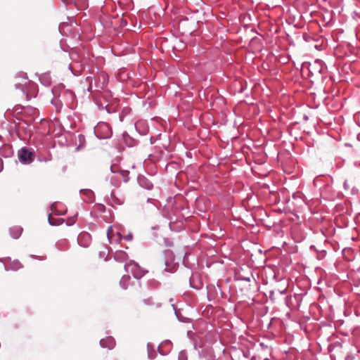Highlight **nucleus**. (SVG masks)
Wrapping results in <instances>:
<instances>
[{
	"instance_id": "obj_12",
	"label": "nucleus",
	"mask_w": 360,
	"mask_h": 360,
	"mask_svg": "<svg viewBox=\"0 0 360 360\" xmlns=\"http://www.w3.org/2000/svg\"><path fill=\"white\" fill-rule=\"evenodd\" d=\"M49 223L51 224V225H56V224L53 222L51 220V218L49 217Z\"/></svg>"
},
{
	"instance_id": "obj_4",
	"label": "nucleus",
	"mask_w": 360,
	"mask_h": 360,
	"mask_svg": "<svg viewBox=\"0 0 360 360\" xmlns=\"http://www.w3.org/2000/svg\"><path fill=\"white\" fill-rule=\"evenodd\" d=\"M129 279H130V276L128 275L122 276L120 283L122 285L123 288H124V289L127 288V285H125V283L127 282Z\"/></svg>"
},
{
	"instance_id": "obj_9",
	"label": "nucleus",
	"mask_w": 360,
	"mask_h": 360,
	"mask_svg": "<svg viewBox=\"0 0 360 360\" xmlns=\"http://www.w3.org/2000/svg\"><path fill=\"white\" fill-rule=\"evenodd\" d=\"M20 76L21 77H22L23 79H25V80H27V73H25V72H20Z\"/></svg>"
},
{
	"instance_id": "obj_10",
	"label": "nucleus",
	"mask_w": 360,
	"mask_h": 360,
	"mask_svg": "<svg viewBox=\"0 0 360 360\" xmlns=\"http://www.w3.org/2000/svg\"><path fill=\"white\" fill-rule=\"evenodd\" d=\"M27 82H25V84H21V83H17L16 85L18 86V88H22L23 89V86L26 84Z\"/></svg>"
},
{
	"instance_id": "obj_14",
	"label": "nucleus",
	"mask_w": 360,
	"mask_h": 360,
	"mask_svg": "<svg viewBox=\"0 0 360 360\" xmlns=\"http://www.w3.org/2000/svg\"><path fill=\"white\" fill-rule=\"evenodd\" d=\"M28 84H30V85H34V83L33 82H31L30 81L27 82Z\"/></svg>"
},
{
	"instance_id": "obj_5",
	"label": "nucleus",
	"mask_w": 360,
	"mask_h": 360,
	"mask_svg": "<svg viewBox=\"0 0 360 360\" xmlns=\"http://www.w3.org/2000/svg\"><path fill=\"white\" fill-rule=\"evenodd\" d=\"M120 175L122 177V179L124 182H127L129 179V172L128 171H121Z\"/></svg>"
},
{
	"instance_id": "obj_1",
	"label": "nucleus",
	"mask_w": 360,
	"mask_h": 360,
	"mask_svg": "<svg viewBox=\"0 0 360 360\" xmlns=\"http://www.w3.org/2000/svg\"><path fill=\"white\" fill-rule=\"evenodd\" d=\"M18 157L22 162L27 164L33 160L34 154L26 148H22L18 152Z\"/></svg>"
},
{
	"instance_id": "obj_2",
	"label": "nucleus",
	"mask_w": 360,
	"mask_h": 360,
	"mask_svg": "<svg viewBox=\"0 0 360 360\" xmlns=\"http://www.w3.org/2000/svg\"><path fill=\"white\" fill-rule=\"evenodd\" d=\"M108 238L110 243H118L122 239V236L119 232H114L112 226H110L107 232Z\"/></svg>"
},
{
	"instance_id": "obj_15",
	"label": "nucleus",
	"mask_w": 360,
	"mask_h": 360,
	"mask_svg": "<svg viewBox=\"0 0 360 360\" xmlns=\"http://www.w3.org/2000/svg\"><path fill=\"white\" fill-rule=\"evenodd\" d=\"M111 170L115 172V171L113 170V167H111Z\"/></svg>"
},
{
	"instance_id": "obj_7",
	"label": "nucleus",
	"mask_w": 360,
	"mask_h": 360,
	"mask_svg": "<svg viewBox=\"0 0 360 360\" xmlns=\"http://www.w3.org/2000/svg\"><path fill=\"white\" fill-rule=\"evenodd\" d=\"M13 264L15 265V267H12L11 269L17 270L18 268H20V264L18 262H14Z\"/></svg>"
},
{
	"instance_id": "obj_13",
	"label": "nucleus",
	"mask_w": 360,
	"mask_h": 360,
	"mask_svg": "<svg viewBox=\"0 0 360 360\" xmlns=\"http://www.w3.org/2000/svg\"><path fill=\"white\" fill-rule=\"evenodd\" d=\"M39 259H41V260H44V259H46V257H43V256H40V257H39Z\"/></svg>"
},
{
	"instance_id": "obj_3",
	"label": "nucleus",
	"mask_w": 360,
	"mask_h": 360,
	"mask_svg": "<svg viewBox=\"0 0 360 360\" xmlns=\"http://www.w3.org/2000/svg\"><path fill=\"white\" fill-rule=\"evenodd\" d=\"M100 345L101 347L108 348L109 349H112L115 345V340L112 337H106L105 338H103L100 341Z\"/></svg>"
},
{
	"instance_id": "obj_8",
	"label": "nucleus",
	"mask_w": 360,
	"mask_h": 360,
	"mask_svg": "<svg viewBox=\"0 0 360 360\" xmlns=\"http://www.w3.org/2000/svg\"><path fill=\"white\" fill-rule=\"evenodd\" d=\"M124 238L127 240H131L133 238V236L131 233H129V234L126 235Z\"/></svg>"
},
{
	"instance_id": "obj_6",
	"label": "nucleus",
	"mask_w": 360,
	"mask_h": 360,
	"mask_svg": "<svg viewBox=\"0 0 360 360\" xmlns=\"http://www.w3.org/2000/svg\"><path fill=\"white\" fill-rule=\"evenodd\" d=\"M22 229L21 228H17V231H15V233H13V237L17 238L19 237V236L22 233Z\"/></svg>"
},
{
	"instance_id": "obj_11",
	"label": "nucleus",
	"mask_w": 360,
	"mask_h": 360,
	"mask_svg": "<svg viewBox=\"0 0 360 360\" xmlns=\"http://www.w3.org/2000/svg\"><path fill=\"white\" fill-rule=\"evenodd\" d=\"M80 237H81V238H84V237L90 238V236H89V233H84L82 234V235L80 236Z\"/></svg>"
}]
</instances>
